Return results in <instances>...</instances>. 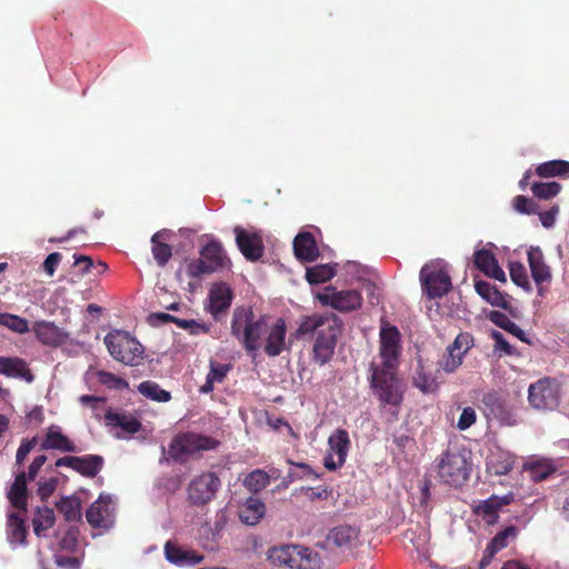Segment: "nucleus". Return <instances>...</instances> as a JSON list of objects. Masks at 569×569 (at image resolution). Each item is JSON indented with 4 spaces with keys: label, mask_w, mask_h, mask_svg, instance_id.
I'll use <instances>...</instances> for the list:
<instances>
[{
    "label": "nucleus",
    "mask_w": 569,
    "mask_h": 569,
    "mask_svg": "<svg viewBox=\"0 0 569 569\" xmlns=\"http://www.w3.org/2000/svg\"><path fill=\"white\" fill-rule=\"evenodd\" d=\"M231 335L247 352H254L261 347V339L267 332L266 317H256L250 307L234 308L231 319Z\"/></svg>",
    "instance_id": "1"
},
{
    "label": "nucleus",
    "mask_w": 569,
    "mask_h": 569,
    "mask_svg": "<svg viewBox=\"0 0 569 569\" xmlns=\"http://www.w3.org/2000/svg\"><path fill=\"white\" fill-rule=\"evenodd\" d=\"M439 481L461 488L468 480L472 470L471 451L459 447H449L436 459Z\"/></svg>",
    "instance_id": "2"
},
{
    "label": "nucleus",
    "mask_w": 569,
    "mask_h": 569,
    "mask_svg": "<svg viewBox=\"0 0 569 569\" xmlns=\"http://www.w3.org/2000/svg\"><path fill=\"white\" fill-rule=\"evenodd\" d=\"M370 371V388L380 407L387 408L389 406L398 410L403 401L405 387L396 372L397 368L380 367L371 362Z\"/></svg>",
    "instance_id": "3"
},
{
    "label": "nucleus",
    "mask_w": 569,
    "mask_h": 569,
    "mask_svg": "<svg viewBox=\"0 0 569 569\" xmlns=\"http://www.w3.org/2000/svg\"><path fill=\"white\" fill-rule=\"evenodd\" d=\"M220 441L213 437L187 431L176 435L168 447V455L174 461H182L186 457L201 451L216 450Z\"/></svg>",
    "instance_id": "4"
},
{
    "label": "nucleus",
    "mask_w": 569,
    "mask_h": 569,
    "mask_svg": "<svg viewBox=\"0 0 569 569\" xmlns=\"http://www.w3.org/2000/svg\"><path fill=\"white\" fill-rule=\"evenodd\" d=\"M104 343L111 357L124 365L136 366L142 358L141 343L126 331L109 332L104 337Z\"/></svg>",
    "instance_id": "5"
},
{
    "label": "nucleus",
    "mask_w": 569,
    "mask_h": 569,
    "mask_svg": "<svg viewBox=\"0 0 569 569\" xmlns=\"http://www.w3.org/2000/svg\"><path fill=\"white\" fill-rule=\"evenodd\" d=\"M268 558L273 565L279 567L288 569H311L316 563L317 555L306 547L283 545L271 548Z\"/></svg>",
    "instance_id": "6"
},
{
    "label": "nucleus",
    "mask_w": 569,
    "mask_h": 569,
    "mask_svg": "<svg viewBox=\"0 0 569 569\" xmlns=\"http://www.w3.org/2000/svg\"><path fill=\"white\" fill-rule=\"evenodd\" d=\"M529 405L537 410H553L560 401V386L553 378L545 377L528 389Z\"/></svg>",
    "instance_id": "7"
},
{
    "label": "nucleus",
    "mask_w": 569,
    "mask_h": 569,
    "mask_svg": "<svg viewBox=\"0 0 569 569\" xmlns=\"http://www.w3.org/2000/svg\"><path fill=\"white\" fill-rule=\"evenodd\" d=\"M420 281L429 299L443 297L452 287L449 273L438 263H426L420 270Z\"/></svg>",
    "instance_id": "8"
},
{
    "label": "nucleus",
    "mask_w": 569,
    "mask_h": 569,
    "mask_svg": "<svg viewBox=\"0 0 569 569\" xmlns=\"http://www.w3.org/2000/svg\"><path fill=\"white\" fill-rule=\"evenodd\" d=\"M221 487V480L214 472H203L188 485V500L193 506H204L214 499Z\"/></svg>",
    "instance_id": "9"
},
{
    "label": "nucleus",
    "mask_w": 569,
    "mask_h": 569,
    "mask_svg": "<svg viewBox=\"0 0 569 569\" xmlns=\"http://www.w3.org/2000/svg\"><path fill=\"white\" fill-rule=\"evenodd\" d=\"M92 528L108 530L116 522V503L111 495L101 493L86 512Z\"/></svg>",
    "instance_id": "10"
},
{
    "label": "nucleus",
    "mask_w": 569,
    "mask_h": 569,
    "mask_svg": "<svg viewBox=\"0 0 569 569\" xmlns=\"http://www.w3.org/2000/svg\"><path fill=\"white\" fill-rule=\"evenodd\" d=\"M329 450L325 457V467L330 471L341 468L347 459L351 446L349 433L345 429H337L328 439Z\"/></svg>",
    "instance_id": "11"
},
{
    "label": "nucleus",
    "mask_w": 569,
    "mask_h": 569,
    "mask_svg": "<svg viewBox=\"0 0 569 569\" xmlns=\"http://www.w3.org/2000/svg\"><path fill=\"white\" fill-rule=\"evenodd\" d=\"M380 367L398 368L400 355V332L395 326H382L380 330Z\"/></svg>",
    "instance_id": "12"
},
{
    "label": "nucleus",
    "mask_w": 569,
    "mask_h": 569,
    "mask_svg": "<svg viewBox=\"0 0 569 569\" xmlns=\"http://www.w3.org/2000/svg\"><path fill=\"white\" fill-rule=\"evenodd\" d=\"M340 330L341 321L339 320V322L331 326L330 329L320 331L312 347L311 358L313 362L319 366H325L332 359Z\"/></svg>",
    "instance_id": "13"
},
{
    "label": "nucleus",
    "mask_w": 569,
    "mask_h": 569,
    "mask_svg": "<svg viewBox=\"0 0 569 569\" xmlns=\"http://www.w3.org/2000/svg\"><path fill=\"white\" fill-rule=\"evenodd\" d=\"M319 300L331 306L333 309L346 312L361 307L362 297L357 290L336 291L328 288L319 296Z\"/></svg>",
    "instance_id": "14"
},
{
    "label": "nucleus",
    "mask_w": 569,
    "mask_h": 569,
    "mask_svg": "<svg viewBox=\"0 0 569 569\" xmlns=\"http://www.w3.org/2000/svg\"><path fill=\"white\" fill-rule=\"evenodd\" d=\"M236 243L249 261H258L264 252L262 237L258 232H250L239 226L234 228Z\"/></svg>",
    "instance_id": "15"
},
{
    "label": "nucleus",
    "mask_w": 569,
    "mask_h": 569,
    "mask_svg": "<svg viewBox=\"0 0 569 569\" xmlns=\"http://www.w3.org/2000/svg\"><path fill=\"white\" fill-rule=\"evenodd\" d=\"M513 500L511 495L496 496L492 495L486 500H480L472 507V512L480 517L488 526L498 522L499 511L502 507L508 506Z\"/></svg>",
    "instance_id": "16"
},
{
    "label": "nucleus",
    "mask_w": 569,
    "mask_h": 569,
    "mask_svg": "<svg viewBox=\"0 0 569 569\" xmlns=\"http://www.w3.org/2000/svg\"><path fill=\"white\" fill-rule=\"evenodd\" d=\"M339 320L340 319L335 315L313 313L311 316H302L293 336L297 339L312 335L318 336L320 331L330 329L331 326H335L337 322H339Z\"/></svg>",
    "instance_id": "17"
},
{
    "label": "nucleus",
    "mask_w": 569,
    "mask_h": 569,
    "mask_svg": "<svg viewBox=\"0 0 569 569\" xmlns=\"http://www.w3.org/2000/svg\"><path fill=\"white\" fill-rule=\"evenodd\" d=\"M263 351L269 357H278L286 349L287 326L282 318H278L270 327L267 325V332Z\"/></svg>",
    "instance_id": "18"
},
{
    "label": "nucleus",
    "mask_w": 569,
    "mask_h": 569,
    "mask_svg": "<svg viewBox=\"0 0 569 569\" xmlns=\"http://www.w3.org/2000/svg\"><path fill=\"white\" fill-rule=\"evenodd\" d=\"M528 262L532 279L538 286V292L542 295L541 284L550 282L552 276L550 267L546 263L543 252L539 247H530L528 250Z\"/></svg>",
    "instance_id": "19"
},
{
    "label": "nucleus",
    "mask_w": 569,
    "mask_h": 569,
    "mask_svg": "<svg viewBox=\"0 0 569 569\" xmlns=\"http://www.w3.org/2000/svg\"><path fill=\"white\" fill-rule=\"evenodd\" d=\"M42 450H58L60 452L77 453L81 450L76 443L61 432L60 427L50 426L47 433L40 445Z\"/></svg>",
    "instance_id": "20"
},
{
    "label": "nucleus",
    "mask_w": 569,
    "mask_h": 569,
    "mask_svg": "<svg viewBox=\"0 0 569 569\" xmlns=\"http://www.w3.org/2000/svg\"><path fill=\"white\" fill-rule=\"evenodd\" d=\"M33 332L38 340L46 346L58 347L68 339V333L50 321H38L33 326Z\"/></svg>",
    "instance_id": "21"
},
{
    "label": "nucleus",
    "mask_w": 569,
    "mask_h": 569,
    "mask_svg": "<svg viewBox=\"0 0 569 569\" xmlns=\"http://www.w3.org/2000/svg\"><path fill=\"white\" fill-rule=\"evenodd\" d=\"M473 263L476 268L483 272L486 276L500 282L507 281L505 271L499 267L495 254L490 250H477L473 253Z\"/></svg>",
    "instance_id": "22"
},
{
    "label": "nucleus",
    "mask_w": 569,
    "mask_h": 569,
    "mask_svg": "<svg viewBox=\"0 0 569 569\" xmlns=\"http://www.w3.org/2000/svg\"><path fill=\"white\" fill-rule=\"evenodd\" d=\"M233 295L227 283H216L209 292V311L214 318L219 320L221 312H224L231 306Z\"/></svg>",
    "instance_id": "23"
},
{
    "label": "nucleus",
    "mask_w": 569,
    "mask_h": 569,
    "mask_svg": "<svg viewBox=\"0 0 569 569\" xmlns=\"http://www.w3.org/2000/svg\"><path fill=\"white\" fill-rule=\"evenodd\" d=\"M293 250L300 261L313 262L319 257L316 239L310 232H300L293 240Z\"/></svg>",
    "instance_id": "24"
},
{
    "label": "nucleus",
    "mask_w": 569,
    "mask_h": 569,
    "mask_svg": "<svg viewBox=\"0 0 569 569\" xmlns=\"http://www.w3.org/2000/svg\"><path fill=\"white\" fill-rule=\"evenodd\" d=\"M169 236L170 231L162 229L151 237V252L157 266L160 268L166 267L172 257V248L166 242Z\"/></svg>",
    "instance_id": "25"
},
{
    "label": "nucleus",
    "mask_w": 569,
    "mask_h": 569,
    "mask_svg": "<svg viewBox=\"0 0 569 569\" xmlns=\"http://www.w3.org/2000/svg\"><path fill=\"white\" fill-rule=\"evenodd\" d=\"M0 375L10 378H22L28 382L33 381V375L28 368L27 362L17 357H0Z\"/></svg>",
    "instance_id": "26"
},
{
    "label": "nucleus",
    "mask_w": 569,
    "mask_h": 569,
    "mask_svg": "<svg viewBox=\"0 0 569 569\" xmlns=\"http://www.w3.org/2000/svg\"><path fill=\"white\" fill-rule=\"evenodd\" d=\"M200 257L206 261L208 269L216 272L229 262L226 252L218 241H210L200 251Z\"/></svg>",
    "instance_id": "27"
},
{
    "label": "nucleus",
    "mask_w": 569,
    "mask_h": 569,
    "mask_svg": "<svg viewBox=\"0 0 569 569\" xmlns=\"http://www.w3.org/2000/svg\"><path fill=\"white\" fill-rule=\"evenodd\" d=\"M7 497L12 507L22 511H27L28 488L27 475L24 471H21L16 476V479L11 485Z\"/></svg>",
    "instance_id": "28"
},
{
    "label": "nucleus",
    "mask_w": 569,
    "mask_h": 569,
    "mask_svg": "<svg viewBox=\"0 0 569 569\" xmlns=\"http://www.w3.org/2000/svg\"><path fill=\"white\" fill-rule=\"evenodd\" d=\"M166 558L176 565L191 563L197 565L203 560V556L193 550H184L178 545L168 541L164 546Z\"/></svg>",
    "instance_id": "29"
},
{
    "label": "nucleus",
    "mask_w": 569,
    "mask_h": 569,
    "mask_svg": "<svg viewBox=\"0 0 569 569\" xmlns=\"http://www.w3.org/2000/svg\"><path fill=\"white\" fill-rule=\"evenodd\" d=\"M266 513V505L256 497H249L240 508L239 517L248 526L257 525Z\"/></svg>",
    "instance_id": "30"
},
{
    "label": "nucleus",
    "mask_w": 569,
    "mask_h": 569,
    "mask_svg": "<svg viewBox=\"0 0 569 569\" xmlns=\"http://www.w3.org/2000/svg\"><path fill=\"white\" fill-rule=\"evenodd\" d=\"M477 293L493 307L508 309L510 307L506 296L491 283L479 280L475 283Z\"/></svg>",
    "instance_id": "31"
},
{
    "label": "nucleus",
    "mask_w": 569,
    "mask_h": 569,
    "mask_svg": "<svg viewBox=\"0 0 569 569\" xmlns=\"http://www.w3.org/2000/svg\"><path fill=\"white\" fill-rule=\"evenodd\" d=\"M359 531L357 528L343 525L335 527L330 530L327 540L329 543L339 548H350L352 542L358 539Z\"/></svg>",
    "instance_id": "32"
},
{
    "label": "nucleus",
    "mask_w": 569,
    "mask_h": 569,
    "mask_svg": "<svg viewBox=\"0 0 569 569\" xmlns=\"http://www.w3.org/2000/svg\"><path fill=\"white\" fill-rule=\"evenodd\" d=\"M104 459L99 455L77 456L74 471L87 478H94L103 468Z\"/></svg>",
    "instance_id": "33"
},
{
    "label": "nucleus",
    "mask_w": 569,
    "mask_h": 569,
    "mask_svg": "<svg viewBox=\"0 0 569 569\" xmlns=\"http://www.w3.org/2000/svg\"><path fill=\"white\" fill-rule=\"evenodd\" d=\"M28 529L23 518L18 513L11 512L8 515L7 521V537L11 545H23L26 542Z\"/></svg>",
    "instance_id": "34"
},
{
    "label": "nucleus",
    "mask_w": 569,
    "mask_h": 569,
    "mask_svg": "<svg viewBox=\"0 0 569 569\" xmlns=\"http://www.w3.org/2000/svg\"><path fill=\"white\" fill-rule=\"evenodd\" d=\"M413 386L422 393H433L439 388L438 377L427 372L421 361H419L413 376Z\"/></svg>",
    "instance_id": "35"
},
{
    "label": "nucleus",
    "mask_w": 569,
    "mask_h": 569,
    "mask_svg": "<svg viewBox=\"0 0 569 569\" xmlns=\"http://www.w3.org/2000/svg\"><path fill=\"white\" fill-rule=\"evenodd\" d=\"M536 173L540 178L562 177L569 178V161L551 160L540 163L536 168Z\"/></svg>",
    "instance_id": "36"
},
{
    "label": "nucleus",
    "mask_w": 569,
    "mask_h": 569,
    "mask_svg": "<svg viewBox=\"0 0 569 569\" xmlns=\"http://www.w3.org/2000/svg\"><path fill=\"white\" fill-rule=\"evenodd\" d=\"M489 320L498 326L499 328L506 330L507 332L511 333L512 336L517 337L519 340L523 342H529V340L526 337L525 331L513 321L510 320V318L501 312V311H491L489 313Z\"/></svg>",
    "instance_id": "37"
},
{
    "label": "nucleus",
    "mask_w": 569,
    "mask_h": 569,
    "mask_svg": "<svg viewBox=\"0 0 569 569\" xmlns=\"http://www.w3.org/2000/svg\"><path fill=\"white\" fill-rule=\"evenodd\" d=\"M529 477L535 482H539L549 478L556 472V467L548 459H538L526 465Z\"/></svg>",
    "instance_id": "38"
},
{
    "label": "nucleus",
    "mask_w": 569,
    "mask_h": 569,
    "mask_svg": "<svg viewBox=\"0 0 569 569\" xmlns=\"http://www.w3.org/2000/svg\"><path fill=\"white\" fill-rule=\"evenodd\" d=\"M482 402L486 407L490 408L491 413L501 419L509 420L511 418V411L509 410L507 402L497 392H488L483 395Z\"/></svg>",
    "instance_id": "39"
},
{
    "label": "nucleus",
    "mask_w": 569,
    "mask_h": 569,
    "mask_svg": "<svg viewBox=\"0 0 569 569\" xmlns=\"http://www.w3.org/2000/svg\"><path fill=\"white\" fill-rule=\"evenodd\" d=\"M106 420L109 425L121 428L123 431L131 435L138 432L141 428V422L137 418L124 413L108 411L106 413Z\"/></svg>",
    "instance_id": "40"
},
{
    "label": "nucleus",
    "mask_w": 569,
    "mask_h": 569,
    "mask_svg": "<svg viewBox=\"0 0 569 569\" xmlns=\"http://www.w3.org/2000/svg\"><path fill=\"white\" fill-rule=\"evenodd\" d=\"M230 367L228 365L210 362V370L207 375L206 382L200 387V392L209 393L213 390L216 382H222L226 378Z\"/></svg>",
    "instance_id": "41"
},
{
    "label": "nucleus",
    "mask_w": 569,
    "mask_h": 569,
    "mask_svg": "<svg viewBox=\"0 0 569 569\" xmlns=\"http://www.w3.org/2000/svg\"><path fill=\"white\" fill-rule=\"evenodd\" d=\"M56 517L51 508H38L33 519L32 526L33 531L38 537L44 535V532L54 525Z\"/></svg>",
    "instance_id": "42"
},
{
    "label": "nucleus",
    "mask_w": 569,
    "mask_h": 569,
    "mask_svg": "<svg viewBox=\"0 0 569 569\" xmlns=\"http://www.w3.org/2000/svg\"><path fill=\"white\" fill-rule=\"evenodd\" d=\"M81 502L78 497H64L57 503V509L67 521L78 520L81 516Z\"/></svg>",
    "instance_id": "43"
},
{
    "label": "nucleus",
    "mask_w": 569,
    "mask_h": 569,
    "mask_svg": "<svg viewBox=\"0 0 569 569\" xmlns=\"http://www.w3.org/2000/svg\"><path fill=\"white\" fill-rule=\"evenodd\" d=\"M269 482H270L269 475L261 469H256V470L251 471L249 475H247V477L243 480L244 487L249 491L254 492V493L263 490L269 485Z\"/></svg>",
    "instance_id": "44"
},
{
    "label": "nucleus",
    "mask_w": 569,
    "mask_h": 569,
    "mask_svg": "<svg viewBox=\"0 0 569 569\" xmlns=\"http://www.w3.org/2000/svg\"><path fill=\"white\" fill-rule=\"evenodd\" d=\"M138 390L140 393L154 401L167 402L171 399L170 392L161 389L160 386L153 381L148 380L141 382Z\"/></svg>",
    "instance_id": "45"
},
{
    "label": "nucleus",
    "mask_w": 569,
    "mask_h": 569,
    "mask_svg": "<svg viewBox=\"0 0 569 569\" xmlns=\"http://www.w3.org/2000/svg\"><path fill=\"white\" fill-rule=\"evenodd\" d=\"M462 353L457 352L456 350L451 349L449 346L446 349V352L443 353L442 358L438 362L439 371L440 369L443 370L446 373H452L455 372L461 365H462Z\"/></svg>",
    "instance_id": "46"
},
{
    "label": "nucleus",
    "mask_w": 569,
    "mask_h": 569,
    "mask_svg": "<svg viewBox=\"0 0 569 569\" xmlns=\"http://www.w3.org/2000/svg\"><path fill=\"white\" fill-rule=\"evenodd\" d=\"M509 273L511 280L523 290L530 292L532 290L531 283L528 278L526 267L519 261H511L509 263Z\"/></svg>",
    "instance_id": "47"
},
{
    "label": "nucleus",
    "mask_w": 569,
    "mask_h": 569,
    "mask_svg": "<svg viewBox=\"0 0 569 569\" xmlns=\"http://www.w3.org/2000/svg\"><path fill=\"white\" fill-rule=\"evenodd\" d=\"M335 269L329 264H319L309 268L306 272V278L309 283L318 284L323 283L335 277Z\"/></svg>",
    "instance_id": "48"
},
{
    "label": "nucleus",
    "mask_w": 569,
    "mask_h": 569,
    "mask_svg": "<svg viewBox=\"0 0 569 569\" xmlns=\"http://www.w3.org/2000/svg\"><path fill=\"white\" fill-rule=\"evenodd\" d=\"M533 196L538 199L549 200L556 197L561 191V184L552 182H535L531 186Z\"/></svg>",
    "instance_id": "49"
},
{
    "label": "nucleus",
    "mask_w": 569,
    "mask_h": 569,
    "mask_svg": "<svg viewBox=\"0 0 569 569\" xmlns=\"http://www.w3.org/2000/svg\"><path fill=\"white\" fill-rule=\"evenodd\" d=\"M518 535V529L515 526H508L500 532H498L489 542L488 546L491 547L493 550L499 552L500 550L505 549L510 540L516 539Z\"/></svg>",
    "instance_id": "50"
},
{
    "label": "nucleus",
    "mask_w": 569,
    "mask_h": 569,
    "mask_svg": "<svg viewBox=\"0 0 569 569\" xmlns=\"http://www.w3.org/2000/svg\"><path fill=\"white\" fill-rule=\"evenodd\" d=\"M0 325L17 333H26L29 331L28 321L24 318L11 313H0Z\"/></svg>",
    "instance_id": "51"
},
{
    "label": "nucleus",
    "mask_w": 569,
    "mask_h": 569,
    "mask_svg": "<svg viewBox=\"0 0 569 569\" xmlns=\"http://www.w3.org/2000/svg\"><path fill=\"white\" fill-rule=\"evenodd\" d=\"M288 463L296 467V469H291L289 471V482H293L296 480L308 479V478H318V473H316L312 468L305 462H293L288 460Z\"/></svg>",
    "instance_id": "52"
},
{
    "label": "nucleus",
    "mask_w": 569,
    "mask_h": 569,
    "mask_svg": "<svg viewBox=\"0 0 569 569\" xmlns=\"http://www.w3.org/2000/svg\"><path fill=\"white\" fill-rule=\"evenodd\" d=\"M98 380L101 385L110 388V389H127L129 387L128 382L116 376L114 373L100 370L98 371Z\"/></svg>",
    "instance_id": "53"
},
{
    "label": "nucleus",
    "mask_w": 569,
    "mask_h": 569,
    "mask_svg": "<svg viewBox=\"0 0 569 569\" xmlns=\"http://www.w3.org/2000/svg\"><path fill=\"white\" fill-rule=\"evenodd\" d=\"M513 209L522 214L538 213V204L526 196H517L512 201Z\"/></svg>",
    "instance_id": "54"
},
{
    "label": "nucleus",
    "mask_w": 569,
    "mask_h": 569,
    "mask_svg": "<svg viewBox=\"0 0 569 569\" xmlns=\"http://www.w3.org/2000/svg\"><path fill=\"white\" fill-rule=\"evenodd\" d=\"M186 271L190 278H200L203 274L212 273V271L208 269L206 261L201 257L197 260L188 262Z\"/></svg>",
    "instance_id": "55"
},
{
    "label": "nucleus",
    "mask_w": 569,
    "mask_h": 569,
    "mask_svg": "<svg viewBox=\"0 0 569 569\" xmlns=\"http://www.w3.org/2000/svg\"><path fill=\"white\" fill-rule=\"evenodd\" d=\"M472 345H473L472 337L467 332H461L456 337L453 342L451 345H449V347L451 349L456 350L457 352H461L462 357H463L469 351V349L472 347Z\"/></svg>",
    "instance_id": "56"
},
{
    "label": "nucleus",
    "mask_w": 569,
    "mask_h": 569,
    "mask_svg": "<svg viewBox=\"0 0 569 569\" xmlns=\"http://www.w3.org/2000/svg\"><path fill=\"white\" fill-rule=\"evenodd\" d=\"M174 323L179 328L188 330L191 335H198L200 332H203V333L209 332V326H207L204 323H199L193 319L184 320V319L177 318V321H174Z\"/></svg>",
    "instance_id": "57"
},
{
    "label": "nucleus",
    "mask_w": 569,
    "mask_h": 569,
    "mask_svg": "<svg viewBox=\"0 0 569 569\" xmlns=\"http://www.w3.org/2000/svg\"><path fill=\"white\" fill-rule=\"evenodd\" d=\"M513 467V461L510 458L503 460L490 459L488 461V468L497 476L508 475Z\"/></svg>",
    "instance_id": "58"
},
{
    "label": "nucleus",
    "mask_w": 569,
    "mask_h": 569,
    "mask_svg": "<svg viewBox=\"0 0 569 569\" xmlns=\"http://www.w3.org/2000/svg\"><path fill=\"white\" fill-rule=\"evenodd\" d=\"M38 439L37 437H33L32 439H24L20 443L17 455H16V462L17 465H22L27 456L30 453V451L34 448L37 445Z\"/></svg>",
    "instance_id": "59"
},
{
    "label": "nucleus",
    "mask_w": 569,
    "mask_h": 569,
    "mask_svg": "<svg viewBox=\"0 0 569 569\" xmlns=\"http://www.w3.org/2000/svg\"><path fill=\"white\" fill-rule=\"evenodd\" d=\"M476 411L471 407H467L462 410L457 427L459 430H467L476 422Z\"/></svg>",
    "instance_id": "60"
},
{
    "label": "nucleus",
    "mask_w": 569,
    "mask_h": 569,
    "mask_svg": "<svg viewBox=\"0 0 569 569\" xmlns=\"http://www.w3.org/2000/svg\"><path fill=\"white\" fill-rule=\"evenodd\" d=\"M58 486L57 478H50L46 481H41L38 485L37 493L41 498V500H47L56 490Z\"/></svg>",
    "instance_id": "61"
},
{
    "label": "nucleus",
    "mask_w": 569,
    "mask_h": 569,
    "mask_svg": "<svg viewBox=\"0 0 569 569\" xmlns=\"http://www.w3.org/2000/svg\"><path fill=\"white\" fill-rule=\"evenodd\" d=\"M491 337L495 341V348L503 351L508 356L515 355V348L506 340L503 335L499 331H492Z\"/></svg>",
    "instance_id": "62"
},
{
    "label": "nucleus",
    "mask_w": 569,
    "mask_h": 569,
    "mask_svg": "<svg viewBox=\"0 0 569 569\" xmlns=\"http://www.w3.org/2000/svg\"><path fill=\"white\" fill-rule=\"evenodd\" d=\"M62 259V256L60 252H52L50 253L43 261L42 263V268L44 270V272L52 277L56 272V269L58 267V264L60 263Z\"/></svg>",
    "instance_id": "63"
},
{
    "label": "nucleus",
    "mask_w": 569,
    "mask_h": 569,
    "mask_svg": "<svg viewBox=\"0 0 569 569\" xmlns=\"http://www.w3.org/2000/svg\"><path fill=\"white\" fill-rule=\"evenodd\" d=\"M558 213H559V206L558 204H553L547 211L539 212V218H540L541 224L545 228L553 227V224L556 222V217H557Z\"/></svg>",
    "instance_id": "64"
}]
</instances>
